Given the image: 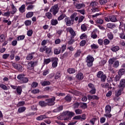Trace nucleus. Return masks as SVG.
Instances as JSON below:
<instances>
[{
	"label": "nucleus",
	"instance_id": "nucleus-60",
	"mask_svg": "<svg viewBox=\"0 0 125 125\" xmlns=\"http://www.w3.org/2000/svg\"><path fill=\"white\" fill-rule=\"evenodd\" d=\"M49 73V70L46 69L43 71L42 75L43 76H46Z\"/></svg>",
	"mask_w": 125,
	"mask_h": 125
},
{
	"label": "nucleus",
	"instance_id": "nucleus-22",
	"mask_svg": "<svg viewBox=\"0 0 125 125\" xmlns=\"http://www.w3.org/2000/svg\"><path fill=\"white\" fill-rule=\"evenodd\" d=\"M42 85L43 86H46V85H50V82L49 81H43L41 83Z\"/></svg>",
	"mask_w": 125,
	"mask_h": 125
},
{
	"label": "nucleus",
	"instance_id": "nucleus-45",
	"mask_svg": "<svg viewBox=\"0 0 125 125\" xmlns=\"http://www.w3.org/2000/svg\"><path fill=\"white\" fill-rule=\"evenodd\" d=\"M119 49H120V47L118 46H114L111 48V50L114 52L118 51Z\"/></svg>",
	"mask_w": 125,
	"mask_h": 125
},
{
	"label": "nucleus",
	"instance_id": "nucleus-24",
	"mask_svg": "<svg viewBox=\"0 0 125 125\" xmlns=\"http://www.w3.org/2000/svg\"><path fill=\"white\" fill-rule=\"evenodd\" d=\"M64 99L67 102H71V101H72V97H71L70 95H67L64 98Z\"/></svg>",
	"mask_w": 125,
	"mask_h": 125
},
{
	"label": "nucleus",
	"instance_id": "nucleus-16",
	"mask_svg": "<svg viewBox=\"0 0 125 125\" xmlns=\"http://www.w3.org/2000/svg\"><path fill=\"white\" fill-rule=\"evenodd\" d=\"M11 8H12V11L10 12V13L11 14H12L13 15L14 14H15V13L17 11V9L13 4H12Z\"/></svg>",
	"mask_w": 125,
	"mask_h": 125
},
{
	"label": "nucleus",
	"instance_id": "nucleus-42",
	"mask_svg": "<svg viewBox=\"0 0 125 125\" xmlns=\"http://www.w3.org/2000/svg\"><path fill=\"white\" fill-rule=\"evenodd\" d=\"M116 58H113L110 59L108 61V62L110 65H112V64H114V62H115V61H116Z\"/></svg>",
	"mask_w": 125,
	"mask_h": 125
},
{
	"label": "nucleus",
	"instance_id": "nucleus-18",
	"mask_svg": "<svg viewBox=\"0 0 125 125\" xmlns=\"http://www.w3.org/2000/svg\"><path fill=\"white\" fill-rule=\"evenodd\" d=\"M25 111H26V107L25 106L19 107L18 109V111L20 114L25 112Z\"/></svg>",
	"mask_w": 125,
	"mask_h": 125
},
{
	"label": "nucleus",
	"instance_id": "nucleus-33",
	"mask_svg": "<svg viewBox=\"0 0 125 125\" xmlns=\"http://www.w3.org/2000/svg\"><path fill=\"white\" fill-rule=\"evenodd\" d=\"M5 41V36L3 34L0 35V42H3Z\"/></svg>",
	"mask_w": 125,
	"mask_h": 125
},
{
	"label": "nucleus",
	"instance_id": "nucleus-37",
	"mask_svg": "<svg viewBox=\"0 0 125 125\" xmlns=\"http://www.w3.org/2000/svg\"><path fill=\"white\" fill-rule=\"evenodd\" d=\"M80 107L82 108V109H87V104H86V103H81L80 104Z\"/></svg>",
	"mask_w": 125,
	"mask_h": 125
},
{
	"label": "nucleus",
	"instance_id": "nucleus-20",
	"mask_svg": "<svg viewBox=\"0 0 125 125\" xmlns=\"http://www.w3.org/2000/svg\"><path fill=\"white\" fill-rule=\"evenodd\" d=\"M86 61H88L89 62H93L94 61V58L92 56L88 55L86 57Z\"/></svg>",
	"mask_w": 125,
	"mask_h": 125
},
{
	"label": "nucleus",
	"instance_id": "nucleus-64",
	"mask_svg": "<svg viewBox=\"0 0 125 125\" xmlns=\"http://www.w3.org/2000/svg\"><path fill=\"white\" fill-rule=\"evenodd\" d=\"M26 18H31L32 17V12H28L26 15Z\"/></svg>",
	"mask_w": 125,
	"mask_h": 125
},
{
	"label": "nucleus",
	"instance_id": "nucleus-62",
	"mask_svg": "<svg viewBox=\"0 0 125 125\" xmlns=\"http://www.w3.org/2000/svg\"><path fill=\"white\" fill-rule=\"evenodd\" d=\"M39 85V83L37 82H33L32 84V87L35 88V87H37Z\"/></svg>",
	"mask_w": 125,
	"mask_h": 125
},
{
	"label": "nucleus",
	"instance_id": "nucleus-54",
	"mask_svg": "<svg viewBox=\"0 0 125 125\" xmlns=\"http://www.w3.org/2000/svg\"><path fill=\"white\" fill-rule=\"evenodd\" d=\"M75 113L77 115H81V114H83V110L80 109H78L75 110Z\"/></svg>",
	"mask_w": 125,
	"mask_h": 125
},
{
	"label": "nucleus",
	"instance_id": "nucleus-30",
	"mask_svg": "<svg viewBox=\"0 0 125 125\" xmlns=\"http://www.w3.org/2000/svg\"><path fill=\"white\" fill-rule=\"evenodd\" d=\"M81 53H82V51L80 49L77 50L76 53L75 54V57H80L81 56Z\"/></svg>",
	"mask_w": 125,
	"mask_h": 125
},
{
	"label": "nucleus",
	"instance_id": "nucleus-58",
	"mask_svg": "<svg viewBox=\"0 0 125 125\" xmlns=\"http://www.w3.org/2000/svg\"><path fill=\"white\" fill-rule=\"evenodd\" d=\"M60 77H61V74L59 72H58L55 76V80H57V79H59Z\"/></svg>",
	"mask_w": 125,
	"mask_h": 125
},
{
	"label": "nucleus",
	"instance_id": "nucleus-10",
	"mask_svg": "<svg viewBox=\"0 0 125 125\" xmlns=\"http://www.w3.org/2000/svg\"><path fill=\"white\" fill-rule=\"evenodd\" d=\"M74 4L77 9H81L83 7H85V5L84 3H76L74 2Z\"/></svg>",
	"mask_w": 125,
	"mask_h": 125
},
{
	"label": "nucleus",
	"instance_id": "nucleus-12",
	"mask_svg": "<svg viewBox=\"0 0 125 125\" xmlns=\"http://www.w3.org/2000/svg\"><path fill=\"white\" fill-rule=\"evenodd\" d=\"M106 26L108 29L113 30V29L116 28V24H115V23H108L106 24Z\"/></svg>",
	"mask_w": 125,
	"mask_h": 125
},
{
	"label": "nucleus",
	"instance_id": "nucleus-34",
	"mask_svg": "<svg viewBox=\"0 0 125 125\" xmlns=\"http://www.w3.org/2000/svg\"><path fill=\"white\" fill-rule=\"evenodd\" d=\"M24 105H25V102L24 101H21L17 104V107H22Z\"/></svg>",
	"mask_w": 125,
	"mask_h": 125
},
{
	"label": "nucleus",
	"instance_id": "nucleus-25",
	"mask_svg": "<svg viewBox=\"0 0 125 125\" xmlns=\"http://www.w3.org/2000/svg\"><path fill=\"white\" fill-rule=\"evenodd\" d=\"M0 87L3 90H8V89L7 86L4 85L3 83H0Z\"/></svg>",
	"mask_w": 125,
	"mask_h": 125
},
{
	"label": "nucleus",
	"instance_id": "nucleus-53",
	"mask_svg": "<svg viewBox=\"0 0 125 125\" xmlns=\"http://www.w3.org/2000/svg\"><path fill=\"white\" fill-rule=\"evenodd\" d=\"M10 12L7 11L6 12L4 13V14H2V16H5L6 17H9L10 16Z\"/></svg>",
	"mask_w": 125,
	"mask_h": 125
},
{
	"label": "nucleus",
	"instance_id": "nucleus-1",
	"mask_svg": "<svg viewBox=\"0 0 125 125\" xmlns=\"http://www.w3.org/2000/svg\"><path fill=\"white\" fill-rule=\"evenodd\" d=\"M77 13H73L70 17L64 19V22L66 23V26H72L74 24V22L79 20V17H77Z\"/></svg>",
	"mask_w": 125,
	"mask_h": 125
},
{
	"label": "nucleus",
	"instance_id": "nucleus-26",
	"mask_svg": "<svg viewBox=\"0 0 125 125\" xmlns=\"http://www.w3.org/2000/svg\"><path fill=\"white\" fill-rule=\"evenodd\" d=\"M51 24L52 25V26H56V25L58 24V21H57V20L52 19L51 21Z\"/></svg>",
	"mask_w": 125,
	"mask_h": 125
},
{
	"label": "nucleus",
	"instance_id": "nucleus-46",
	"mask_svg": "<svg viewBox=\"0 0 125 125\" xmlns=\"http://www.w3.org/2000/svg\"><path fill=\"white\" fill-rule=\"evenodd\" d=\"M81 30H82L83 32H85V31L87 30V28H86V26H85V24H83L81 25Z\"/></svg>",
	"mask_w": 125,
	"mask_h": 125
},
{
	"label": "nucleus",
	"instance_id": "nucleus-2",
	"mask_svg": "<svg viewBox=\"0 0 125 125\" xmlns=\"http://www.w3.org/2000/svg\"><path fill=\"white\" fill-rule=\"evenodd\" d=\"M59 11V8L58 7V4H55L50 9V12L52 13L54 16L56 15Z\"/></svg>",
	"mask_w": 125,
	"mask_h": 125
},
{
	"label": "nucleus",
	"instance_id": "nucleus-29",
	"mask_svg": "<svg viewBox=\"0 0 125 125\" xmlns=\"http://www.w3.org/2000/svg\"><path fill=\"white\" fill-rule=\"evenodd\" d=\"M67 73H69V74H75L76 70L74 68H69L67 69Z\"/></svg>",
	"mask_w": 125,
	"mask_h": 125
},
{
	"label": "nucleus",
	"instance_id": "nucleus-31",
	"mask_svg": "<svg viewBox=\"0 0 125 125\" xmlns=\"http://www.w3.org/2000/svg\"><path fill=\"white\" fill-rule=\"evenodd\" d=\"M66 17V15L62 14H61L58 18V21H61V20H63L64 18Z\"/></svg>",
	"mask_w": 125,
	"mask_h": 125
},
{
	"label": "nucleus",
	"instance_id": "nucleus-15",
	"mask_svg": "<svg viewBox=\"0 0 125 125\" xmlns=\"http://www.w3.org/2000/svg\"><path fill=\"white\" fill-rule=\"evenodd\" d=\"M112 110V108L111 106L109 105H107L105 106V113L106 114H110L111 113V111Z\"/></svg>",
	"mask_w": 125,
	"mask_h": 125
},
{
	"label": "nucleus",
	"instance_id": "nucleus-38",
	"mask_svg": "<svg viewBox=\"0 0 125 125\" xmlns=\"http://www.w3.org/2000/svg\"><path fill=\"white\" fill-rule=\"evenodd\" d=\"M71 93H72V94H74V95H76V96L81 95V93H80L79 91L77 90H72L71 91Z\"/></svg>",
	"mask_w": 125,
	"mask_h": 125
},
{
	"label": "nucleus",
	"instance_id": "nucleus-40",
	"mask_svg": "<svg viewBox=\"0 0 125 125\" xmlns=\"http://www.w3.org/2000/svg\"><path fill=\"white\" fill-rule=\"evenodd\" d=\"M125 69H121L119 70V72H118V74L120 76H123V75H124V74H125Z\"/></svg>",
	"mask_w": 125,
	"mask_h": 125
},
{
	"label": "nucleus",
	"instance_id": "nucleus-57",
	"mask_svg": "<svg viewBox=\"0 0 125 125\" xmlns=\"http://www.w3.org/2000/svg\"><path fill=\"white\" fill-rule=\"evenodd\" d=\"M121 80V76L120 75H116L114 78L115 82H118Z\"/></svg>",
	"mask_w": 125,
	"mask_h": 125
},
{
	"label": "nucleus",
	"instance_id": "nucleus-4",
	"mask_svg": "<svg viewBox=\"0 0 125 125\" xmlns=\"http://www.w3.org/2000/svg\"><path fill=\"white\" fill-rule=\"evenodd\" d=\"M97 77L101 79L102 82H104L107 78L106 75L102 71H99L97 74Z\"/></svg>",
	"mask_w": 125,
	"mask_h": 125
},
{
	"label": "nucleus",
	"instance_id": "nucleus-13",
	"mask_svg": "<svg viewBox=\"0 0 125 125\" xmlns=\"http://www.w3.org/2000/svg\"><path fill=\"white\" fill-rule=\"evenodd\" d=\"M18 95H21L22 94V87L18 86L16 90Z\"/></svg>",
	"mask_w": 125,
	"mask_h": 125
},
{
	"label": "nucleus",
	"instance_id": "nucleus-50",
	"mask_svg": "<svg viewBox=\"0 0 125 125\" xmlns=\"http://www.w3.org/2000/svg\"><path fill=\"white\" fill-rule=\"evenodd\" d=\"M99 2L101 5H104V4L107 3V0H99Z\"/></svg>",
	"mask_w": 125,
	"mask_h": 125
},
{
	"label": "nucleus",
	"instance_id": "nucleus-6",
	"mask_svg": "<svg viewBox=\"0 0 125 125\" xmlns=\"http://www.w3.org/2000/svg\"><path fill=\"white\" fill-rule=\"evenodd\" d=\"M51 62H52L53 68H56L58 64V58H51Z\"/></svg>",
	"mask_w": 125,
	"mask_h": 125
},
{
	"label": "nucleus",
	"instance_id": "nucleus-27",
	"mask_svg": "<svg viewBox=\"0 0 125 125\" xmlns=\"http://www.w3.org/2000/svg\"><path fill=\"white\" fill-rule=\"evenodd\" d=\"M64 115H65V116H74V115H75V113H74L73 112L66 111L64 112Z\"/></svg>",
	"mask_w": 125,
	"mask_h": 125
},
{
	"label": "nucleus",
	"instance_id": "nucleus-59",
	"mask_svg": "<svg viewBox=\"0 0 125 125\" xmlns=\"http://www.w3.org/2000/svg\"><path fill=\"white\" fill-rule=\"evenodd\" d=\"M90 93H91V94H95V93H96V89H95V88H94L93 89H91L90 91H89Z\"/></svg>",
	"mask_w": 125,
	"mask_h": 125
},
{
	"label": "nucleus",
	"instance_id": "nucleus-63",
	"mask_svg": "<svg viewBox=\"0 0 125 125\" xmlns=\"http://www.w3.org/2000/svg\"><path fill=\"white\" fill-rule=\"evenodd\" d=\"M110 43V41L108 39H105L104 41V45H107V44H109Z\"/></svg>",
	"mask_w": 125,
	"mask_h": 125
},
{
	"label": "nucleus",
	"instance_id": "nucleus-3",
	"mask_svg": "<svg viewBox=\"0 0 125 125\" xmlns=\"http://www.w3.org/2000/svg\"><path fill=\"white\" fill-rule=\"evenodd\" d=\"M17 79L18 80H20V81H21L22 83H28V81H29L27 77H24V75H22V74L19 75L17 76Z\"/></svg>",
	"mask_w": 125,
	"mask_h": 125
},
{
	"label": "nucleus",
	"instance_id": "nucleus-23",
	"mask_svg": "<svg viewBox=\"0 0 125 125\" xmlns=\"http://www.w3.org/2000/svg\"><path fill=\"white\" fill-rule=\"evenodd\" d=\"M61 52V48H55L54 50V54H56L57 55L58 54H60Z\"/></svg>",
	"mask_w": 125,
	"mask_h": 125
},
{
	"label": "nucleus",
	"instance_id": "nucleus-47",
	"mask_svg": "<svg viewBox=\"0 0 125 125\" xmlns=\"http://www.w3.org/2000/svg\"><path fill=\"white\" fill-rule=\"evenodd\" d=\"M51 49L52 48L51 47L47 48V47H46L45 53H47V54H50V53H51Z\"/></svg>",
	"mask_w": 125,
	"mask_h": 125
},
{
	"label": "nucleus",
	"instance_id": "nucleus-5",
	"mask_svg": "<svg viewBox=\"0 0 125 125\" xmlns=\"http://www.w3.org/2000/svg\"><path fill=\"white\" fill-rule=\"evenodd\" d=\"M45 101L47 102V105L48 106H52V105H54L55 103H54V101H55V97H53L51 99H46Z\"/></svg>",
	"mask_w": 125,
	"mask_h": 125
},
{
	"label": "nucleus",
	"instance_id": "nucleus-44",
	"mask_svg": "<svg viewBox=\"0 0 125 125\" xmlns=\"http://www.w3.org/2000/svg\"><path fill=\"white\" fill-rule=\"evenodd\" d=\"M38 99H43V98H48V95H40L37 97Z\"/></svg>",
	"mask_w": 125,
	"mask_h": 125
},
{
	"label": "nucleus",
	"instance_id": "nucleus-61",
	"mask_svg": "<svg viewBox=\"0 0 125 125\" xmlns=\"http://www.w3.org/2000/svg\"><path fill=\"white\" fill-rule=\"evenodd\" d=\"M73 106L74 109H76V108H79V106H80V104L78 102H76L73 104Z\"/></svg>",
	"mask_w": 125,
	"mask_h": 125
},
{
	"label": "nucleus",
	"instance_id": "nucleus-41",
	"mask_svg": "<svg viewBox=\"0 0 125 125\" xmlns=\"http://www.w3.org/2000/svg\"><path fill=\"white\" fill-rule=\"evenodd\" d=\"M25 39V35H20L17 38V41H23Z\"/></svg>",
	"mask_w": 125,
	"mask_h": 125
},
{
	"label": "nucleus",
	"instance_id": "nucleus-43",
	"mask_svg": "<svg viewBox=\"0 0 125 125\" xmlns=\"http://www.w3.org/2000/svg\"><path fill=\"white\" fill-rule=\"evenodd\" d=\"M27 69V70H32V61L28 62Z\"/></svg>",
	"mask_w": 125,
	"mask_h": 125
},
{
	"label": "nucleus",
	"instance_id": "nucleus-35",
	"mask_svg": "<svg viewBox=\"0 0 125 125\" xmlns=\"http://www.w3.org/2000/svg\"><path fill=\"white\" fill-rule=\"evenodd\" d=\"M97 24H102L104 23V21L102 19H97L96 21Z\"/></svg>",
	"mask_w": 125,
	"mask_h": 125
},
{
	"label": "nucleus",
	"instance_id": "nucleus-7",
	"mask_svg": "<svg viewBox=\"0 0 125 125\" xmlns=\"http://www.w3.org/2000/svg\"><path fill=\"white\" fill-rule=\"evenodd\" d=\"M99 11V9L97 7H92L89 8L88 9V12L89 14H92V13H95V12H98Z\"/></svg>",
	"mask_w": 125,
	"mask_h": 125
},
{
	"label": "nucleus",
	"instance_id": "nucleus-8",
	"mask_svg": "<svg viewBox=\"0 0 125 125\" xmlns=\"http://www.w3.org/2000/svg\"><path fill=\"white\" fill-rule=\"evenodd\" d=\"M13 66L15 68V69H16V70H18L19 72L23 71V69L22 68V65H21L20 64L13 63Z\"/></svg>",
	"mask_w": 125,
	"mask_h": 125
},
{
	"label": "nucleus",
	"instance_id": "nucleus-36",
	"mask_svg": "<svg viewBox=\"0 0 125 125\" xmlns=\"http://www.w3.org/2000/svg\"><path fill=\"white\" fill-rule=\"evenodd\" d=\"M97 4H98V3L94 1L90 3V6H91L92 7H96V6H97Z\"/></svg>",
	"mask_w": 125,
	"mask_h": 125
},
{
	"label": "nucleus",
	"instance_id": "nucleus-14",
	"mask_svg": "<svg viewBox=\"0 0 125 125\" xmlns=\"http://www.w3.org/2000/svg\"><path fill=\"white\" fill-rule=\"evenodd\" d=\"M46 118H47V117H46V115H40V116H38L36 118V120L37 121H42V120H44V119H46Z\"/></svg>",
	"mask_w": 125,
	"mask_h": 125
},
{
	"label": "nucleus",
	"instance_id": "nucleus-21",
	"mask_svg": "<svg viewBox=\"0 0 125 125\" xmlns=\"http://www.w3.org/2000/svg\"><path fill=\"white\" fill-rule=\"evenodd\" d=\"M124 90L123 89H121V88H119L118 91H115V96L119 97L122 95V91Z\"/></svg>",
	"mask_w": 125,
	"mask_h": 125
},
{
	"label": "nucleus",
	"instance_id": "nucleus-52",
	"mask_svg": "<svg viewBox=\"0 0 125 125\" xmlns=\"http://www.w3.org/2000/svg\"><path fill=\"white\" fill-rule=\"evenodd\" d=\"M62 110H63V106H60L54 111V112H60V111H62Z\"/></svg>",
	"mask_w": 125,
	"mask_h": 125
},
{
	"label": "nucleus",
	"instance_id": "nucleus-17",
	"mask_svg": "<svg viewBox=\"0 0 125 125\" xmlns=\"http://www.w3.org/2000/svg\"><path fill=\"white\" fill-rule=\"evenodd\" d=\"M76 78L78 79V80L82 81V80L83 79V74L82 73H79L76 75Z\"/></svg>",
	"mask_w": 125,
	"mask_h": 125
},
{
	"label": "nucleus",
	"instance_id": "nucleus-11",
	"mask_svg": "<svg viewBox=\"0 0 125 125\" xmlns=\"http://www.w3.org/2000/svg\"><path fill=\"white\" fill-rule=\"evenodd\" d=\"M19 11L21 13H24L26 11V5L22 4L19 8Z\"/></svg>",
	"mask_w": 125,
	"mask_h": 125
},
{
	"label": "nucleus",
	"instance_id": "nucleus-19",
	"mask_svg": "<svg viewBox=\"0 0 125 125\" xmlns=\"http://www.w3.org/2000/svg\"><path fill=\"white\" fill-rule=\"evenodd\" d=\"M39 104L41 107H46V106H47V103H45V102L43 101H40Z\"/></svg>",
	"mask_w": 125,
	"mask_h": 125
},
{
	"label": "nucleus",
	"instance_id": "nucleus-51",
	"mask_svg": "<svg viewBox=\"0 0 125 125\" xmlns=\"http://www.w3.org/2000/svg\"><path fill=\"white\" fill-rule=\"evenodd\" d=\"M24 24L26 26H30L32 24V21L29 20H26L25 21Z\"/></svg>",
	"mask_w": 125,
	"mask_h": 125
},
{
	"label": "nucleus",
	"instance_id": "nucleus-48",
	"mask_svg": "<svg viewBox=\"0 0 125 125\" xmlns=\"http://www.w3.org/2000/svg\"><path fill=\"white\" fill-rule=\"evenodd\" d=\"M120 65V62L118 61H116L113 64V67L115 68H118Z\"/></svg>",
	"mask_w": 125,
	"mask_h": 125
},
{
	"label": "nucleus",
	"instance_id": "nucleus-56",
	"mask_svg": "<svg viewBox=\"0 0 125 125\" xmlns=\"http://www.w3.org/2000/svg\"><path fill=\"white\" fill-rule=\"evenodd\" d=\"M83 19H84V17L81 16L79 19L78 18V23H82V22L83 21Z\"/></svg>",
	"mask_w": 125,
	"mask_h": 125
},
{
	"label": "nucleus",
	"instance_id": "nucleus-39",
	"mask_svg": "<svg viewBox=\"0 0 125 125\" xmlns=\"http://www.w3.org/2000/svg\"><path fill=\"white\" fill-rule=\"evenodd\" d=\"M91 47L92 49H97L99 47V46L98 44L93 43L91 44Z\"/></svg>",
	"mask_w": 125,
	"mask_h": 125
},
{
	"label": "nucleus",
	"instance_id": "nucleus-32",
	"mask_svg": "<svg viewBox=\"0 0 125 125\" xmlns=\"http://www.w3.org/2000/svg\"><path fill=\"white\" fill-rule=\"evenodd\" d=\"M45 16H46L48 19H52V14L49 12L45 14Z\"/></svg>",
	"mask_w": 125,
	"mask_h": 125
},
{
	"label": "nucleus",
	"instance_id": "nucleus-9",
	"mask_svg": "<svg viewBox=\"0 0 125 125\" xmlns=\"http://www.w3.org/2000/svg\"><path fill=\"white\" fill-rule=\"evenodd\" d=\"M125 87V80L122 79L120 82V84L118 85V88H121V90L123 89Z\"/></svg>",
	"mask_w": 125,
	"mask_h": 125
},
{
	"label": "nucleus",
	"instance_id": "nucleus-49",
	"mask_svg": "<svg viewBox=\"0 0 125 125\" xmlns=\"http://www.w3.org/2000/svg\"><path fill=\"white\" fill-rule=\"evenodd\" d=\"M51 62V58L50 59H47L44 60V64H49V63H50Z\"/></svg>",
	"mask_w": 125,
	"mask_h": 125
},
{
	"label": "nucleus",
	"instance_id": "nucleus-55",
	"mask_svg": "<svg viewBox=\"0 0 125 125\" xmlns=\"http://www.w3.org/2000/svg\"><path fill=\"white\" fill-rule=\"evenodd\" d=\"M86 62L88 67H92V65H93V62H88L86 61Z\"/></svg>",
	"mask_w": 125,
	"mask_h": 125
},
{
	"label": "nucleus",
	"instance_id": "nucleus-28",
	"mask_svg": "<svg viewBox=\"0 0 125 125\" xmlns=\"http://www.w3.org/2000/svg\"><path fill=\"white\" fill-rule=\"evenodd\" d=\"M109 20L111 22H116L117 21V18L115 16H110Z\"/></svg>",
	"mask_w": 125,
	"mask_h": 125
}]
</instances>
